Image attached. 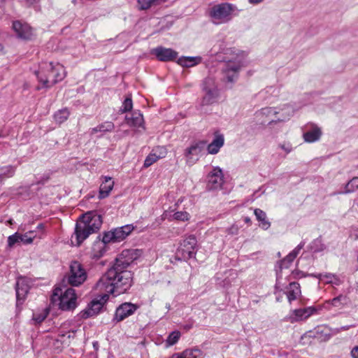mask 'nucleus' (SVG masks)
<instances>
[{
  "label": "nucleus",
  "mask_w": 358,
  "mask_h": 358,
  "mask_svg": "<svg viewBox=\"0 0 358 358\" xmlns=\"http://www.w3.org/2000/svg\"><path fill=\"white\" fill-rule=\"evenodd\" d=\"M254 213L256 216L257 220L260 222V227L264 230L268 229L271 226V223L267 220L266 213L259 208H256L254 210Z\"/></svg>",
  "instance_id": "393cba45"
},
{
  "label": "nucleus",
  "mask_w": 358,
  "mask_h": 358,
  "mask_svg": "<svg viewBox=\"0 0 358 358\" xmlns=\"http://www.w3.org/2000/svg\"><path fill=\"white\" fill-rule=\"evenodd\" d=\"M202 91L203 92L201 102L202 106H209L217 101L219 90L214 78L208 77L203 81Z\"/></svg>",
  "instance_id": "423d86ee"
},
{
  "label": "nucleus",
  "mask_w": 358,
  "mask_h": 358,
  "mask_svg": "<svg viewBox=\"0 0 358 358\" xmlns=\"http://www.w3.org/2000/svg\"><path fill=\"white\" fill-rule=\"evenodd\" d=\"M102 182L99 187V198L104 199L107 197L114 187V181L111 177L103 176Z\"/></svg>",
  "instance_id": "6ab92c4d"
},
{
  "label": "nucleus",
  "mask_w": 358,
  "mask_h": 358,
  "mask_svg": "<svg viewBox=\"0 0 358 358\" xmlns=\"http://www.w3.org/2000/svg\"><path fill=\"white\" fill-rule=\"evenodd\" d=\"M239 228L237 225L233 224L227 229V232L230 235H236L238 233Z\"/></svg>",
  "instance_id": "8fccbe9b"
},
{
  "label": "nucleus",
  "mask_w": 358,
  "mask_h": 358,
  "mask_svg": "<svg viewBox=\"0 0 358 358\" xmlns=\"http://www.w3.org/2000/svg\"><path fill=\"white\" fill-rule=\"evenodd\" d=\"M29 280L24 277H20L17 278L15 285L17 305L22 303L29 289Z\"/></svg>",
  "instance_id": "4468645a"
},
{
  "label": "nucleus",
  "mask_w": 358,
  "mask_h": 358,
  "mask_svg": "<svg viewBox=\"0 0 358 358\" xmlns=\"http://www.w3.org/2000/svg\"><path fill=\"white\" fill-rule=\"evenodd\" d=\"M15 168L11 165L0 168V184L3 183L4 179L11 178L14 176Z\"/></svg>",
  "instance_id": "7c9ffc66"
},
{
  "label": "nucleus",
  "mask_w": 358,
  "mask_h": 358,
  "mask_svg": "<svg viewBox=\"0 0 358 358\" xmlns=\"http://www.w3.org/2000/svg\"><path fill=\"white\" fill-rule=\"evenodd\" d=\"M287 109L288 111L287 112V115L285 117H283L281 119L278 118L277 120H271L269 122V124H271L272 122H275V121H285L286 118H288L292 115V108L289 106H287Z\"/></svg>",
  "instance_id": "3c124183"
},
{
  "label": "nucleus",
  "mask_w": 358,
  "mask_h": 358,
  "mask_svg": "<svg viewBox=\"0 0 358 358\" xmlns=\"http://www.w3.org/2000/svg\"><path fill=\"white\" fill-rule=\"evenodd\" d=\"M106 251V246L101 241L99 236L92 245L90 256L92 259H99L101 258Z\"/></svg>",
  "instance_id": "4be33fe9"
},
{
  "label": "nucleus",
  "mask_w": 358,
  "mask_h": 358,
  "mask_svg": "<svg viewBox=\"0 0 358 358\" xmlns=\"http://www.w3.org/2000/svg\"><path fill=\"white\" fill-rule=\"evenodd\" d=\"M264 0H248V1L252 4H258L263 1Z\"/></svg>",
  "instance_id": "5fc2aeb1"
},
{
  "label": "nucleus",
  "mask_w": 358,
  "mask_h": 358,
  "mask_svg": "<svg viewBox=\"0 0 358 358\" xmlns=\"http://www.w3.org/2000/svg\"><path fill=\"white\" fill-rule=\"evenodd\" d=\"M280 148L285 151L286 153H289L292 150V145L289 143L280 144Z\"/></svg>",
  "instance_id": "603ef678"
},
{
  "label": "nucleus",
  "mask_w": 358,
  "mask_h": 358,
  "mask_svg": "<svg viewBox=\"0 0 358 358\" xmlns=\"http://www.w3.org/2000/svg\"><path fill=\"white\" fill-rule=\"evenodd\" d=\"M180 334L179 331H173L168 337L167 342L169 345H173L176 344L180 338Z\"/></svg>",
  "instance_id": "ea45409f"
},
{
  "label": "nucleus",
  "mask_w": 358,
  "mask_h": 358,
  "mask_svg": "<svg viewBox=\"0 0 358 358\" xmlns=\"http://www.w3.org/2000/svg\"><path fill=\"white\" fill-rule=\"evenodd\" d=\"M341 329H344V330H347V329H348V327H343Z\"/></svg>",
  "instance_id": "052dcab7"
},
{
  "label": "nucleus",
  "mask_w": 358,
  "mask_h": 358,
  "mask_svg": "<svg viewBox=\"0 0 358 358\" xmlns=\"http://www.w3.org/2000/svg\"><path fill=\"white\" fill-rule=\"evenodd\" d=\"M196 60H200V58L193 57H182L178 59V64L182 66L190 67L197 64Z\"/></svg>",
  "instance_id": "2f4dec72"
},
{
  "label": "nucleus",
  "mask_w": 358,
  "mask_h": 358,
  "mask_svg": "<svg viewBox=\"0 0 358 358\" xmlns=\"http://www.w3.org/2000/svg\"><path fill=\"white\" fill-rule=\"evenodd\" d=\"M103 308V303L98 300H93L88 307L80 313V317L82 319H87L89 317L96 315Z\"/></svg>",
  "instance_id": "dca6fc26"
},
{
  "label": "nucleus",
  "mask_w": 358,
  "mask_h": 358,
  "mask_svg": "<svg viewBox=\"0 0 358 358\" xmlns=\"http://www.w3.org/2000/svg\"><path fill=\"white\" fill-rule=\"evenodd\" d=\"M138 308V305L130 302L123 303L116 308L113 320L117 322H121L133 315Z\"/></svg>",
  "instance_id": "9b49d317"
},
{
  "label": "nucleus",
  "mask_w": 358,
  "mask_h": 358,
  "mask_svg": "<svg viewBox=\"0 0 358 358\" xmlns=\"http://www.w3.org/2000/svg\"><path fill=\"white\" fill-rule=\"evenodd\" d=\"M242 66L241 62L229 61L222 69L224 79L229 83H234L238 76V72Z\"/></svg>",
  "instance_id": "f8f14e48"
},
{
  "label": "nucleus",
  "mask_w": 358,
  "mask_h": 358,
  "mask_svg": "<svg viewBox=\"0 0 358 358\" xmlns=\"http://www.w3.org/2000/svg\"><path fill=\"white\" fill-rule=\"evenodd\" d=\"M292 275H293V278H296V279H299V278H303V277H306L307 275H311V274L308 275V274H306L304 273L303 271H299V270H294L292 271Z\"/></svg>",
  "instance_id": "09e8293b"
},
{
  "label": "nucleus",
  "mask_w": 358,
  "mask_h": 358,
  "mask_svg": "<svg viewBox=\"0 0 358 358\" xmlns=\"http://www.w3.org/2000/svg\"><path fill=\"white\" fill-rule=\"evenodd\" d=\"M126 123L130 127H140L143 125V117L139 110L133 111L125 117Z\"/></svg>",
  "instance_id": "aec40b11"
},
{
  "label": "nucleus",
  "mask_w": 358,
  "mask_h": 358,
  "mask_svg": "<svg viewBox=\"0 0 358 358\" xmlns=\"http://www.w3.org/2000/svg\"><path fill=\"white\" fill-rule=\"evenodd\" d=\"M346 301V297L343 295H339L335 298H334L331 301V303L332 306H335V307H338L339 306L341 303H343V301Z\"/></svg>",
  "instance_id": "a18cd8bd"
},
{
  "label": "nucleus",
  "mask_w": 358,
  "mask_h": 358,
  "mask_svg": "<svg viewBox=\"0 0 358 358\" xmlns=\"http://www.w3.org/2000/svg\"><path fill=\"white\" fill-rule=\"evenodd\" d=\"M38 228H43V224H38Z\"/></svg>",
  "instance_id": "680f3d73"
},
{
  "label": "nucleus",
  "mask_w": 358,
  "mask_h": 358,
  "mask_svg": "<svg viewBox=\"0 0 358 358\" xmlns=\"http://www.w3.org/2000/svg\"><path fill=\"white\" fill-rule=\"evenodd\" d=\"M101 224V215L92 211L83 214L76 222L74 233L71 236L72 243L80 246L91 234L98 232Z\"/></svg>",
  "instance_id": "f03ea898"
},
{
  "label": "nucleus",
  "mask_w": 358,
  "mask_h": 358,
  "mask_svg": "<svg viewBox=\"0 0 358 358\" xmlns=\"http://www.w3.org/2000/svg\"><path fill=\"white\" fill-rule=\"evenodd\" d=\"M197 241L194 235L186 237L180 244L177 250V255L182 259L188 260L195 257Z\"/></svg>",
  "instance_id": "6e6552de"
},
{
  "label": "nucleus",
  "mask_w": 358,
  "mask_h": 358,
  "mask_svg": "<svg viewBox=\"0 0 358 358\" xmlns=\"http://www.w3.org/2000/svg\"><path fill=\"white\" fill-rule=\"evenodd\" d=\"M76 331H69L65 334H59V340L62 343L66 342L65 338L68 339L74 338Z\"/></svg>",
  "instance_id": "c03bdc74"
},
{
  "label": "nucleus",
  "mask_w": 358,
  "mask_h": 358,
  "mask_svg": "<svg viewBox=\"0 0 358 358\" xmlns=\"http://www.w3.org/2000/svg\"><path fill=\"white\" fill-rule=\"evenodd\" d=\"M172 358H185L184 356H182V353H177L174 354L172 357Z\"/></svg>",
  "instance_id": "6e6d98bb"
},
{
  "label": "nucleus",
  "mask_w": 358,
  "mask_h": 358,
  "mask_svg": "<svg viewBox=\"0 0 358 358\" xmlns=\"http://www.w3.org/2000/svg\"><path fill=\"white\" fill-rule=\"evenodd\" d=\"M152 53L162 62L173 61L178 57V52L171 48L157 47L152 50Z\"/></svg>",
  "instance_id": "2eb2a0df"
},
{
  "label": "nucleus",
  "mask_w": 358,
  "mask_h": 358,
  "mask_svg": "<svg viewBox=\"0 0 358 358\" xmlns=\"http://www.w3.org/2000/svg\"><path fill=\"white\" fill-rule=\"evenodd\" d=\"M115 128V125L112 122H105L100 124H99L97 127L92 128L90 129V134L94 135L96 134L97 132H101V133H106V132H110L112 131Z\"/></svg>",
  "instance_id": "a878e982"
},
{
  "label": "nucleus",
  "mask_w": 358,
  "mask_h": 358,
  "mask_svg": "<svg viewBox=\"0 0 358 358\" xmlns=\"http://www.w3.org/2000/svg\"><path fill=\"white\" fill-rule=\"evenodd\" d=\"M35 73L38 81L43 85L41 87L45 88H49L62 80L66 74L64 66L60 64L53 66L52 62L46 64L45 69L42 68Z\"/></svg>",
  "instance_id": "7ed1b4c3"
},
{
  "label": "nucleus",
  "mask_w": 358,
  "mask_h": 358,
  "mask_svg": "<svg viewBox=\"0 0 358 358\" xmlns=\"http://www.w3.org/2000/svg\"><path fill=\"white\" fill-rule=\"evenodd\" d=\"M278 113V112L276 111V110L274 108L271 107H266L262 108L261 110L259 112V115L269 116L271 115H276Z\"/></svg>",
  "instance_id": "37998d69"
},
{
  "label": "nucleus",
  "mask_w": 358,
  "mask_h": 358,
  "mask_svg": "<svg viewBox=\"0 0 358 358\" xmlns=\"http://www.w3.org/2000/svg\"><path fill=\"white\" fill-rule=\"evenodd\" d=\"M182 353L185 358H204L206 355L201 350L196 347L186 349Z\"/></svg>",
  "instance_id": "cd10ccee"
},
{
  "label": "nucleus",
  "mask_w": 358,
  "mask_h": 358,
  "mask_svg": "<svg viewBox=\"0 0 358 358\" xmlns=\"http://www.w3.org/2000/svg\"><path fill=\"white\" fill-rule=\"evenodd\" d=\"M47 317V313H39V314H34L33 320L36 323L40 324Z\"/></svg>",
  "instance_id": "de8ad7c7"
},
{
  "label": "nucleus",
  "mask_w": 358,
  "mask_h": 358,
  "mask_svg": "<svg viewBox=\"0 0 358 358\" xmlns=\"http://www.w3.org/2000/svg\"><path fill=\"white\" fill-rule=\"evenodd\" d=\"M114 236L115 235H113V233H112V231L106 232V233H104L101 241H102L106 246V244H108V243H115Z\"/></svg>",
  "instance_id": "e433bc0d"
},
{
  "label": "nucleus",
  "mask_w": 358,
  "mask_h": 358,
  "mask_svg": "<svg viewBox=\"0 0 358 358\" xmlns=\"http://www.w3.org/2000/svg\"><path fill=\"white\" fill-rule=\"evenodd\" d=\"M173 216L175 220L180 221H187L189 218V215L186 211H178Z\"/></svg>",
  "instance_id": "58836bf2"
},
{
  "label": "nucleus",
  "mask_w": 358,
  "mask_h": 358,
  "mask_svg": "<svg viewBox=\"0 0 358 358\" xmlns=\"http://www.w3.org/2000/svg\"><path fill=\"white\" fill-rule=\"evenodd\" d=\"M355 236H356L357 238H358V230L357 231V233L355 234Z\"/></svg>",
  "instance_id": "e2e57ef3"
},
{
  "label": "nucleus",
  "mask_w": 358,
  "mask_h": 358,
  "mask_svg": "<svg viewBox=\"0 0 358 358\" xmlns=\"http://www.w3.org/2000/svg\"><path fill=\"white\" fill-rule=\"evenodd\" d=\"M20 234L15 233L13 235L8 236V246L13 248L16 243H20Z\"/></svg>",
  "instance_id": "4c0bfd02"
},
{
  "label": "nucleus",
  "mask_w": 358,
  "mask_h": 358,
  "mask_svg": "<svg viewBox=\"0 0 358 358\" xmlns=\"http://www.w3.org/2000/svg\"><path fill=\"white\" fill-rule=\"evenodd\" d=\"M76 0H73V3H76Z\"/></svg>",
  "instance_id": "69168bd1"
},
{
  "label": "nucleus",
  "mask_w": 358,
  "mask_h": 358,
  "mask_svg": "<svg viewBox=\"0 0 358 358\" xmlns=\"http://www.w3.org/2000/svg\"><path fill=\"white\" fill-rule=\"evenodd\" d=\"M129 251H123L116 258L113 266L100 278L96 284V289L103 292L104 296H118L127 292L131 286L133 274L127 270L132 260L127 259Z\"/></svg>",
  "instance_id": "f257e3e1"
},
{
  "label": "nucleus",
  "mask_w": 358,
  "mask_h": 358,
  "mask_svg": "<svg viewBox=\"0 0 358 358\" xmlns=\"http://www.w3.org/2000/svg\"><path fill=\"white\" fill-rule=\"evenodd\" d=\"M134 227L131 224H127L121 227H117L112 231L115 237V242H120L129 236L133 231Z\"/></svg>",
  "instance_id": "412c9836"
},
{
  "label": "nucleus",
  "mask_w": 358,
  "mask_h": 358,
  "mask_svg": "<svg viewBox=\"0 0 358 358\" xmlns=\"http://www.w3.org/2000/svg\"><path fill=\"white\" fill-rule=\"evenodd\" d=\"M322 130L315 124H311V128L303 134V138L306 143H314L320 140L322 136Z\"/></svg>",
  "instance_id": "a211bd4d"
},
{
  "label": "nucleus",
  "mask_w": 358,
  "mask_h": 358,
  "mask_svg": "<svg viewBox=\"0 0 358 358\" xmlns=\"http://www.w3.org/2000/svg\"><path fill=\"white\" fill-rule=\"evenodd\" d=\"M13 29L20 38L29 39L32 34L31 28L27 24H22L19 21L13 23Z\"/></svg>",
  "instance_id": "f3484780"
},
{
  "label": "nucleus",
  "mask_w": 358,
  "mask_h": 358,
  "mask_svg": "<svg viewBox=\"0 0 358 358\" xmlns=\"http://www.w3.org/2000/svg\"><path fill=\"white\" fill-rule=\"evenodd\" d=\"M224 138L222 134H216L213 141L208 145V152L211 155L217 154L224 145Z\"/></svg>",
  "instance_id": "5701e85b"
},
{
  "label": "nucleus",
  "mask_w": 358,
  "mask_h": 358,
  "mask_svg": "<svg viewBox=\"0 0 358 358\" xmlns=\"http://www.w3.org/2000/svg\"><path fill=\"white\" fill-rule=\"evenodd\" d=\"M166 308H167L168 309H169V308H170V305H169V304L166 305Z\"/></svg>",
  "instance_id": "0e129e2a"
},
{
  "label": "nucleus",
  "mask_w": 358,
  "mask_h": 358,
  "mask_svg": "<svg viewBox=\"0 0 358 358\" xmlns=\"http://www.w3.org/2000/svg\"><path fill=\"white\" fill-rule=\"evenodd\" d=\"M294 258L289 254H288L280 262L281 268H287L294 261Z\"/></svg>",
  "instance_id": "a19ab883"
},
{
  "label": "nucleus",
  "mask_w": 358,
  "mask_h": 358,
  "mask_svg": "<svg viewBox=\"0 0 358 358\" xmlns=\"http://www.w3.org/2000/svg\"><path fill=\"white\" fill-rule=\"evenodd\" d=\"M69 114L70 113L66 108L59 110L54 115L55 120L59 124H62L68 119Z\"/></svg>",
  "instance_id": "473e14b6"
},
{
  "label": "nucleus",
  "mask_w": 358,
  "mask_h": 358,
  "mask_svg": "<svg viewBox=\"0 0 358 358\" xmlns=\"http://www.w3.org/2000/svg\"><path fill=\"white\" fill-rule=\"evenodd\" d=\"M158 149L161 150L159 155H157L155 152L150 153L144 161V167L148 168L155 162H157L159 159L165 157L166 152V150L164 148H159Z\"/></svg>",
  "instance_id": "bb28decb"
},
{
  "label": "nucleus",
  "mask_w": 358,
  "mask_h": 358,
  "mask_svg": "<svg viewBox=\"0 0 358 358\" xmlns=\"http://www.w3.org/2000/svg\"><path fill=\"white\" fill-rule=\"evenodd\" d=\"M236 10V6L232 3H222L210 8L208 15L212 23L218 25L231 21Z\"/></svg>",
  "instance_id": "20e7f679"
},
{
  "label": "nucleus",
  "mask_w": 358,
  "mask_h": 358,
  "mask_svg": "<svg viewBox=\"0 0 358 358\" xmlns=\"http://www.w3.org/2000/svg\"><path fill=\"white\" fill-rule=\"evenodd\" d=\"M311 276H313L320 280H325L327 283H331L334 279H336V275L332 273H318V274H311Z\"/></svg>",
  "instance_id": "f704fd0d"
},
{
  "label": "nucleus",
  "mask_w": 358,
  "mask_h": 358,
  "mask_svg": "<svg viewBox=\"0 0 358 358\" xmlns=\"http://www.w3.org/2000/svg\"><path fill=\"white\" fill-rule=\"evenodd\" d=\"M3 45L0 44V52L3 51Z\"/></svg>",
  "instance_id": "bf43d9fd"
},
{
  "label": "nucleus",
  "mask_w": 358,
  "mask_h": 358,
  "mask_svg": "<svg viewBox=\"0 0 358 358\" xmlns=\"http://www.w3.org/2000/svg\"><path fill=\"white\" fill-rule=\"evenodd\" d=\"M77 296L75 289L66 288L62 292L61 288H55L52 296V301H59V307L62 310H70L74 309L76 306Z\"/></svg>",
  "instance_id": "39448f33"
},
{
  "label": "nucleus",
  "mask_w": 358,
  "mask_h": 358,
  "mask_svg": "<svg viewBox=\"0 0 358 358\" xmlns=\"http://www.w3.org/2000/svg\"><path fill=\"white\" fill-rule=\"evenodd\" d=\"M316 309L313 307H307L305 308L295 309L291 311L287 317V320L291 323L302 321L312 315Z\"/></svg>",
  "instance_id": "ddd939ff"
},
{
  "label": "nucleus",
  "mask_w": 358,
  "mask_h": 358,
  "mask_svg": "<svg viewBox=\"0 0 358 358\" xmlns=\"http://www.w3.org/2000/svg\"><path fill=\"white\" fill-rule=\"evenodd\" d=\"M305 242L301 241L290 253H289L294 259L296 257L300 250L304 247Z\"/></svg>",
  "instance_id": "49530a36"
},
{
  "label": "nucleus",
  "mask_w": 358,
  "mask_h": 358,
  "mask_svg": "<svg viewBox=\"0 0 358 358\" xmlns=\"http://www.w3.org/2000/svg\"><path fill=\"white\" fill-rule=\"evenodd\" d=\"M351 355L353 358H358V347H355L351 351Z\"/></svg>",
  "instance_id": "864d4df0"
},
{
  "label": "nucleus",
  "mask_w": 358,
  "mask_h": 358,
  "mask_svg": "<svg viewBox=\"0 0 358 358\" xmlns=\"http://www.w3.org/2000/svg\"><path fill=\"white\" fill-rule=\"evenodd\" d=\"M206 143V141H203L194 142L185 150L184 155L188 165L192 166L199 160L201 153L205 148Z\"/></svg>",
  "instance_id": "1a4fd4ad"
},
{
  "label": "nucleus",
  "mask_w": 358,
  "mask_h": 358,
  "mask_svg": "<svg viewBox=\"0 0 358 358\" xmlns=\"http://www.w3.org/2000/svg\"><path fill=\"white\" fill-rule=\"evenodd\" d=\"M358 189V177H354L345 185L344 193L353 192Z\"/></svg>",
  "instance_id": "72a5a7b5"
},
{
  "label": "nucleus",
  "mask_w": 358,
  "mask_h": 358,
  "mask_svg": "<svg viewBox=\"0 0 358 358\" xmlns=\"http://www.w3.org/2000/svg\"><path fill=\"white\" fill-rule=\"evenodd\" d=\"M68 283L73 287L83 284L87 278V273L83 264L77 261L71 262L67 275Z\"/></svg>",
  "instance_id": "0eeeda50"
},
{
  "label": "nucleus",
  "mask_w": 358,
  "mask_h": 358,
  "mask_svg": "<svg viewBox=\"0 0 358 358\" xmlns=\"http://www.w3.org/2000/svg\"><path fill=\"white\" fill-rule=\"evenodd\" d=\"M308 248L313 252H320L326 249V245L323 243L321 236H320L312 241Z\"/></svg>",
  "instance_id": "c85d7f7f"
},
{
  "label": "nucleus",
  "mask_w": 358,
  "mask_h": 358,
  "mask_svg": "<svg viewBox=\"0 0 358 358\" xmlns=\"http://www.w3.org/2000/svg\"><path fill=\"white\" fill-rule=\"evenodd\" d=\"M27 1L30 4H33V3H35L38 2L39 0H27Z\"/></svg>",
  "instance_id": "4d7b16f0"
},
{
  "label": "nucleus",
  "mask_w": 358,
  "mask_h": 358,
  "mask_svg": "<svg viewBox=\"0 0 358 358\" xmlns=\"http://www.w3.org/2000/svg\"><path fill=\"white\" fill-rule=\"evenodd\" d=\"M133 103L131 97H127L124 101L122 107L120 109L121 113H124L130 111L132 109Z\"/></svg>",
  "instance_id": "c9c22d12"
},
{
  "label": "nucleus",
  "mask_w": 358,
  "mask_h": 358,
  "mask_svg": "<svg viewBox=\"0 0 358 358\" xmlns=\"http://www.w3.org/2000/svg\"><path fill=\"white\" fill-rule=\"evenodd\" d=\"M33 232L30 231L29 233H26L24 234H20V243H31L33 241L34 236H30Z\"/></svg>",
  "instance_id": "79ce46f5"
},
{
  "label": "nucleus",
  "mask_w": 358,
  "mask_h": 358,
  "mask_svg": "<svg viewBox=\"0 0 358 358\" xmlns=\"http://www.w3.org/2000/svg\"><path fill=\"white\" fill-rule=\"evenodd\" d=\"M287 289L286 294L289 303L296 300L301 294L300 285L296 282H290Z\"/></svg>",
  "instance_id": "b1692460"
},
{
  "label": "nucleus",
  "mask_w": 358,
  "mask_h": 358,
  "mask_svg": "<svg viewBox=\"0 0 358 358\" xmlns=\"http://www.w3.org/2000/svg\"><path fill=\"white\" fill-rule=\"evenodd\" d=\"M224 183V174L219 166L213 167L207 176V188L210 190L220 188Z\"/></svg>",
  "instance_id": "9d476101"
},
{
  "label": "nucleus",
  "mask_w": 358,
  "mask_h": 358,
  "mask_svg": "<svg viewBox=\"0 0 358 358\" xmlns=\"http://www.w3.org/2000/svg\"><path fill=\"white\" fill-rule=\"evenodd\" d=\"M244 220L246 223L250 222V218L248 217H245Z\"/></svg>",
  "instance_id": "13d9d810"
},
{
  "label": "nucleus",
  "mask_w": 358,
  "mask_h": 358,
  "mask_svg": "<svg viewBox=\"0 0 358 358\" xmlns=\"http://www.w3.org/2000/svg\"><path fill=\"white\" fill-rule=\"evenodd\" d=\"M166 0H138V7L139 10H147L152 6H157L164 2Z\"/></svg>",
  "instance_id": "c756f323"
}]
</instances>
